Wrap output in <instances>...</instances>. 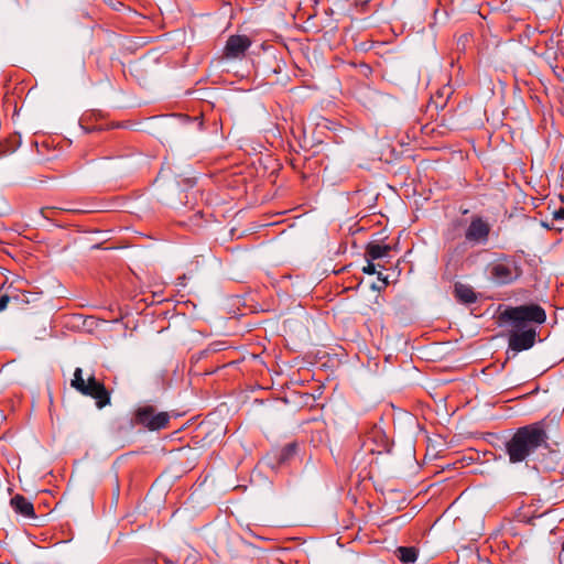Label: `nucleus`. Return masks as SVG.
<instances>
[{"instance_id":"nucleus-1","label":"nucleus","mask_w":564,"mask_h":564,"mask_svg":"<svg viewBox=\"0 0 564 564\" xmlns=\"http://www.w3.org/2000/svg\"><path fill=\"white\" fill-rule=\"evenodd\" d=\"M500 325H509L511 327L508 347L514 354L528 350L533 347L538 330L535 325H541L546 321L545 310L535 303L508 306L499 316Z\"/></svg>"},{"instance_id":"nucleus-2","label":"nucleus","mask_w":564,"mask_h":564,"mask_svg":"<svg viewBox=\"0 0 564 564\" xmlns=\"http://www.w3.org/2000/svg\"><path fill=\"white\" fill-rule=\"evenodd\" d=\"M549 449L545 421L519 427L505 443V452L511 464L528 463L540 451Z\"/></svg>"},{"instance_id":"nucleus-3","label":"nucleus","mask_w":564,"mask_h":564,"mask_svg":"<svg viewBox=\"0 0 564 564\" xmlns=\"http://www.w3.org/2000/svg\"><path fill=\"white\" fill-rule=\"evenodd\" d=\"M70 387L83 395L95 399L98 409H102L110 404V393L106 389L105 384L98 381L94 375H90L87 379H84L82 368L75 369L74 377L70 381Z\"/></svg>"},{"instance_id":"nucleus-4","label":"nucleus","mask_w":564,"mask_h":564,"mask_svg":"<svg viewBox=\"0 0 564 564\" xmlns=\"http://www.w3.org/2000/svg\"><path fill=\"white\" fill-rule=\"evenodd\" d=\"M489 278L497 285L512 284L522 275L520 263L509 256H502L488 267Z\"/></svg>"},{"instance_id":"nucleus-5","label":"nucleus","mask_w":564,"mask_h":564,"mask_svg":"<svg viewBox=\"0 0 564 564\" xmlns=\"http://www.w3.org/2000/svg\"><path fill=\"white\" fill-rule=\"evenodd\" d=\"M135 422L150 431H158L167 426L170 415L167 412H156L152 405H144L137 410Z\"/></svg>"},{"instance_id":"nucleus-6","label":"nucleus","mask_w":564,"mask_h":564,"mask_svg":"<svg viewBox=\"0 0 564 564\" xmlns=\"http://www.w3.org/2000/svg\"><path fill=\"white\" fill-rule=\"evenodd\" d=\"M491 230L490 224L480 216H474L465 230V240L473 245H486Z\"/></svg>"},{"instance_id":"nucleus-7","label":"nucleus","mask_w":564,"mask_h":564,"mask_svg":"<svg viewBox=\"0 0 564 564\" xmlns=\"http://www.w3.org/2000/svg\"><path fill=\"white\" fill-rule=\"evenodd\" d=\"M251 46V40L247 35H230L226 42L224 54L227 58H241Z\"/></svg>"},{"instance_id":"nucleus-8","label":"nucleus","mask_w":564,"mask_h":564,"mask_svg":"<svg viewBox=\"0 0 564 564\" xmlns=\"http://www.w3.org/2000/svg\"><path fill=\"white\" fill-rule=\"evenodd\" d=\"M10 503L14 511L23 517L32 518L35 516L33 505L22 495H15Z\"/></svg>"},{"instance_id":"nucleus-9","label":"nucleus","mask_w":564,"mask_h":564,"mask_svg":"<svg viewBox=\"0 0 564 564\" xmlns=\"http://www.w3.org/2000/svg\"><path fill=\"white\" fill-rule=\"evenodd\" d=\"M365 97L367 99L365 100V106L368 107L369 109H379L391 99L389 95H384L373 89H367V91L365 93Z\"/></svg>"},{"instance_id":"nucleus-10","label":"nucleus","mask_w":564,"mask_h":564,"mask_svg":"<svg viewBox=\"0 0 564 564\" xmlns=\"http://www.w3.org/2000/svg\"><path fill=\"white\" fill-rule=\"evenodd\" d=\"M454 292L456 299L464 304H471L477 301L474 289L467 284L456 283Z\"/></svg>"},{"instance_id":"nucleus-11","label":"nucleus","mask_w":564,"mask_h":564,"mask_svg":"<svg viewBox=\"0 0 564 564\" xmlns=\"http://www.w3.org/2000/svg\"><path fill=\"white\" fill-rule=\"evenodd\" d=\"M391 247L389 245H379L376 242H369L366 247V259L377 260L389 256Z\"/></svg>"},{"instance_id":"nucleus-12","label":"nucleus","mask_w":564,"mask_h":564,"mask_svg":"<svg viewBox=\"0 0 564 564\" xmlns=\"http://www.w3.org/2000/svg\"><path fill=\"white\" fill-rule=\"evenodd\" d=\"M394 553L403 564L414 563L417 557V550L414 546H399Z\"/></svg>"},{"instance_id":"nucleus-13","label":"nucleus","mask_w":564,"mask_h":564,"mask_svg":"<svg viewBox=\"0 0 564 564\" xmlns=\"http://www.w3.org/2000/svg\"><path fill=\"white\" fill-rule=\"evenodd\" d=\"M368 263L364 267L362 271L366 274H377L378 279L382 281L383 285H388V278L382 274V272H377V265L373 263V260H367Z\"/></svg>"},{"instance_id":"nucleus-14","label":"nucleus","mask_w":564,"mask_h":564,"mask_svg":"<svg viewBox=\"0 0 564 564\" xmlns=\"http://www.w3.org/2000/svg\"><path fill=\"white\" fill-rule=\"evenodd\" d=\"M32 296H33V294L31 292H22L21 294L13 296V301H15L18 303L29 304L32 301H34V299Z\"/></svg>"},{"instance_id":"nucleus-15","label":"nucleus","mask_w":564,"mask_h":564,"mask_svg":"<svg viewBox=\"0 0 564 564\" xmlns=\"http://www.w3.org/2000/svg\"><path fill=\"white\" fill-rule=\"evenodd\" d=\"M296 445L295 444H288L281 452V460L286 459L289 456L293 455L295 453Z\"/></svg>"},{"instance_id":"nucleus-16","label":"nucleus","mask_w":564,"mask_h":564,"mask_svg":"<svg viewBox=\"0 0 564 564\" xmlns=\"http://www.w3.org/2000/svg\"><path fill=\"white\" fill-rule=\"evenodd\" d=\"M11 300H13V296H9L7 294L0 296V312L7 308Z\"/></svg>"},{"instance_id":"nucleus-17","label":"nucleus","mask_w":564,"mask_h":564,"mask_svg":"<svg viewBox=\"0 0 564 564\" xmlns=\"http://www.w3.org/2000/svg\"><path fill=\"white\" fill-rule=\"evenodd\" d=\"M554 220H564V208L554 212Z\"/></svg>"},{"instance_id":"nucleus-18","label":"nucleus","mask_w":564,"mask_h":564,"mask_svg":"<svg viewBox=\"0 0 564 564\" xmlns=\"http://www.w3.org/2000/svg\"><path fill=\"white\" fill-rule=\"evenodd\" d=\"M464 251H465V245H464V243H462V245H458V246L454 249L453 253H456V252H457V253H463Z\"/></svg>"},{"instance_id":"nucleus-19","label":"nucleus","mask_w":564,"mask_h":564,"mask_svg":"<svg viewBox=\"0 0 564 564\" xmlns=\"http://www.w3.org/2000/svg\"><path fill=\"white\" fill-rule=\"evenodd\" d=\"M195 558H196V556H195V555H193V556H192V558H191V557H186V560L184 561V564H187V563H188V564H193V563H194V561H195Z\"/></svg>"},{"instance_id":"nucleus-20","label":"nucleus","mask_w":564,"mask_h":564,"mask_svg":"<svg viewBox=\"0 0 564 564\" xmlns=\"http://www.w3.org/2000/svg\"><path fill=\"white\" fill-rule=\"evenodd\" d=\"M555 73H556L557 77H560V78L564 79V76H562V75H561V74H562V70H558V73H557V72H555Z\"/></svg>"},{"instance_id":"nucleus-21","label":"nucleus","mask_w":564,"mask_h":564,"mask_svg":"<svg viewBox=\"0 0 564 564\" xmlns=\"http://www.w3.org/2000/svg\"><path fill=\"white\" fill-rule=\"evenodd\" d=\"M555 73H556L557 77H560V78L564 79V76H562V75H561V74H562V70H558V73H557V72H555Z\"/></svg>"},{"instance_id":"nucleus-22","label":"nucleus","mask_w":564,"mask_h":564,"mask_svg":"<svg viewBox=\"0 0 564 564\" xmlns=\"http://www.w3.org/2000/svg\"><path fill=\"white\" fill-rule=\"evenodd\" d=\"M562 551L564 552V541H563V544H562Z\"/></svg>"}]
</instances>
